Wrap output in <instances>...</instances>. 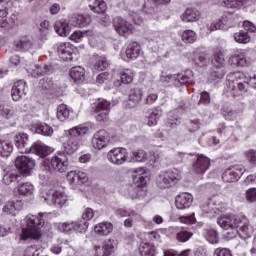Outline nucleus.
<instances>
[{
    "instance_id": "f257e3e1",
    "label": "nucleus",
    "mask_w": 256,
    "mask_h": 256,
    "mask_svg": "<svg viewBox=\"0 0 256 256\" xmlns=\"http://www.w3.org/2000/svg\"><path fill=\"white\" fill-rule=\"evenodd\" d=\"M49 217L47 213H39L37 215H27L25 222L27 227L22 229L21 239H41V229L45 225V220Z\"/></svg>"
},
{
    "instance_id": "f03ea898",
    "label": "nucleus",
    "mask_w": 256,
    "mask_h": 256,
    "mask_svg": "<svg viewBox=\"0 0 256 256\" xmlns=\"http://www.w3.org/2000/svg\"><path fill=\"white\" fill-rule=\"evenodd\" d=\"M226 85L232 95H243L249 90V78L243 72H233L227 75Z\"/></svg>"
},
{
    "instance_id": "7ed1b4c3",
    "label": "nucleus",
    "mask_w": 256,
    "mask_h": 256,
    "mask_svg": "<svg viewBox=\"0 0 256 256\" xmlns=\"http://www.w3.org/2000/svg\"><path fill=\"white\" fill-rule=\"evenodd\" d=\"M88 132L89 127L85 124H80L69 129L68 135L70 138L63 144L64 152H66L67 155H73V153L79 149V139H77V137H83V135H87Z\"/></svg>"
},
{
    "instance_id": "20e7f679",
    "label": "nucleus",
    "mask_w": 256,
    "mask_h": 256,
    "mask_svg": "<svg viewBox=\"0 0 256 256\" xmlns=\"http://www.w3.org/2000/svg\"><path fill=\"white\" fill-rule=\"evenodd\" d=\"M160 83L163 85H169L171 83L172 85H175L176 87H179V85H193L195 83L193 71L187 69L184 71V73H178V74H161L160 75Z\"/></svg>"
},
{
    "instance_id": "39448f33",
    "label": "nucleus",
    "mask_w": 256,
    "mask_h": 256,
    "mask_svg": "<svg viewBox=\"0 0 256 256\" xmlns=\"http://www.w3.org/2000/svg\"><path fill=\"white\" fill-rule=\"evenodd\" d=\"M68 167L69 158L65 154H58L51 158L50 165L49 162L44 161L41 169L45 171V173H48V175H51L53 171H56L57 173H65Z\"/></svg>"
},
{
    "instance_id": "423d86ee",
    "label": "nucleus",
    "mask_w": 256,
    "mask_h": 256,
    "mask_svg": "<svg viewBox=\"0 0 256 256\" xmlns=\"http://www.w3.org/2000/svg\"><path fill=\"white\" fill-rule=\"evenodd\" d=\"M181 179V171L176 168L162 171L156 178V184L159 189H169L174 185H177V182Z\"/></svg>"
},
{
    "instance_id": "0eeeda50",
    "label": "nucleus",
    "mask_w": 256,
    "mask_h": 256,
    "mask_svg": "<svg viewBox=\"0 0 256 256\" xmlns=\"http://www.w3.org/2000/svg\"><path fill=\"white\" fill-rule=\"evenodd\" d=\"M42 199L48 205H56V207H63L67 203V194L57 190H45L42 192Z\"/></svg>"
},
{
    "instance_id": "6e6552de",
    "label": "nucleus",
    "mask_w": 256,
    "mask_h": 256,
    "mask_svg": "<svg viewBox=\"0 0 256 256\" xmlns=\"http://www.w3.org/2000/svg\"><path fill=\"white\" fill-rule=\"evenodd\" d=\"M92 111L98 121H107L111 111V103L105 99H98L92 104Z\"/></svg>"
},
{
    "instance_id": "1a4fd4ad",
    "label": "nucleus",
    "mask_w": 256,
    "mask_h": 256,
    "mask_svg": "<svg viewBox=\"0 0 256 256\" xmlns=\"http://www.w3.org/2000/svg\"><path fill=\"white\" fill-rule=\"evenodd\" d=\"M237 25V17L233 14H226L216 22L208 25L209 31H217L219 29L227 30Z\"/></svg>"
},
{
    "instance_id": "9d476101",
    "label": "nucleus",
    "mask_w": 256,
    "mask_h": 256,
    "mask_svg": "<svg viewBox=\"0 0 256 256\" xmlns=\"http://www.w3.org/2000/svg\"><path fill=\"white\" fill-rule=\"evenodd\" d=\"M245 173V168L241 165L231 166L222 174V180L225 183H237L241 176Z\"/></svg>"
},
{
    "instance_id": "9b49d317",
    "label": "nucleus",
    "mask_w": 256,
    "mask_h": 256,
    "mask_svg": "<svg viewBox=\"0 0 256 256\" xmlns=\"http://www.w3.org/2000/svg\"><path fill=\"white\" fill-rule=\"evenodd\" d=\"M107 158L113 165H123L129 159V152L125 148H114L108 152Z\"/></svg>"
},
{
    "instance_id": "f8f14e48",
    "label": "nucleus",
    "mask_w": 256,
    "mask_h": 256,
    "mask_svg": "<svg viewBox=\"0 0 256 256\" xmlns=\"http://www.w3.org/2000/svg\"><path fill=\"white\" fill-rule=\"evenodd\" d=\"M212 65L215 69H218V71H213L211 77H214V79H223V77H225V70H223V65H225V55L222 51L215 52L212 59Z\"/></svg>"
},
{
    "instance_id": "ddd939ff",
    "label": "nucleus",
    "mask_w": 256,
    "mask_h": 256,
    "mask_svg": "<svg viewBox=\"0 0 256 256\" xmlns=\"http://www.w3.org/2000/svg\"><path fill=\"white\" fill-rule=\"evenodd\" d=\"M240 220L241 216L223 215L217 219V223L222 229L226 231L232 229L233 233H235L236 229H239Z\"/></svg>"
},
{
    "instance_id": "4468645a",
    "label": "nucleus",
    "mask_w": 256,
    "mask_h": 256,
    "mask_svg": "<svg viewBox=\"0 0 256 256\" xmlns=\"http://www.w3.org/2000/svg\"><path fill=\"white\" fill-rule=\"evenodd\" d=\"M238 228L239 230H234V235L230 236L231 239L237 235H240L241 239H249L253 235V226L249 224V219L245 216H240V220H238Z\"/></svg>"
},
{
    "instance_id": "2eb2a0df",
    "label": "nucleus",
    "mask_w": 256,
    "mask_h": 256,
    "mask_svg": "<svg viewBox=\"0 0 256 256\" xmlns=\"http://www.w3.org/2000/svg\"><path fill=\"white\" fill-rule=\"evenodd\" d=\"M110 142L111 136L104 129L98 130L92 137V147L98 149V151L105 149Z\"/></svg>"
},
{
    "instance_id": "dca6fc26",
    "label": "nucleus",
    "mask_w": 256,
    "mask_h": 256,
    "mask_svg": "<svg viewBox=\"0 0 256 256\" xmlns=\"http://www.w3.org/2000/svg\"><path fill=\"white\" fill-rule=\"evenodd\" d=\"M15 167L17 171L29 175V173L35 169V160L24 155L18 156L15 160Z\"/></svg>"
},
{
    "instance_id": "f3484780",
    "label": "nucleus",
    "mask_w": 256,
    "mask_h": 256,
    "mask_svg": "<svg viewBox=\"0 0 256 256\" xmlns=\"http://www.w3.org/2000/svg\"><path fill=\"white\" fill-rule=\"evenodd\" d=\"M117 247V241L115 239H108L103 243L102 246L95 247L94 256H111L115 253V249Z\"/></svg>"
},
{
    "instance_id": "a211bd4d",
    "label": "nucleus",
    "mask_w": 256,
    "mask_h": 256,
    "mask_svg": "<svg viewBox=\"0 0 256 256\" xmlns=\"http://www.w3.org/2000/svg\"><path fill=\"white\" fill-rule=\"evenodd\" d=\"M114 28L119 35H122V37H128V35L133 33V24L123 18L117 17L114 19Z\"/></svg>"
},
{
    "instance_id": "6ab92c4d",
    "label": "nucleus",
    "mask_w": 256,
    "mask_h": 256,
    "mask_svg": "<svg viewBox=\"0 0 256 256\" xmlns=\"http://www.w3.org/2000/svg\"><path fill=\"white\" fill-rule=\"evenodd\" d=\"M27 82L18 80L14 83L11 89V97L14 101H21L27 95Z\"/></svg>"
},
{
    "instance_id": "aec40b11",
    "label": "nucleus",
    "mask_w": 256,
    "mask_h": 256,
    "mask_svg": "<svg viewBox=\"0 0 256 256\" xmlns=\"http://www.w3.org/2000/svg\"><path fill=\"white\" fill-rule=\"evenodd\" d=\"M58 55L62 61H73L75 55V48L69 42H61L58 44Z\"/></svg>"
},
{
    "instance_id": "412c9836",
    "label": "nucleus",
    "mask_w": 256,
    "mask_h": 256,
    "mask_svg": "<svg viewBox=\"0 0 256 256\" xmlns=\"http://www.w3.org/2000/svg\"><path fill=\"white\" fill-rule=\"evenodd\" d=\"M14 143L19 153H31V147H29V135L27 133H18L14 137Z\"/></svg>"
},
{
    "instance_id": "4be33fe9",
    "label": "nucleus",
    "mask_w": 256,
    "mask_h": 256,
    "mask_svg": "<svg viewBox=\"0 0 256 256\" xmlns=\"http://www.w3.org/2000/svg\"><path fill=\"white\" fill-rule=\"evenodd\" d=\"M141 53V45L137 42H131L126 50L125 53H122V59L124 61H132L133 59H137Z\"/></svg>"
},
{
    "instance_id": "5701e85b",
    "label": "nucleus",
    "mask_w": 256,
    "mask_h": 256,
    "mask_svg": "<svg viewBox=\"0 0 256 256\" xmlns=\"http://www.w3.org/2000/svg\"><path fill=\"white\" fill-rule=\"evenodd\" d=\"M175 205L177 209H189L193 205V195L191 193L183 192L176 197Z\"/></svg>"
},
{
    "instance_id": "b1692460",
    "label": "nucleus",
    "mask_w": 256,
    "mask_h": 256,
    "mask_svg": "<svg viewBox=\"0 0 256 256\" xmlns=\"http://www.w3.org/2000/svg\"><path fill=\"white\" fill-rule=\"evenodd\" d=\"M211 161L205 156H198L196 163L194 164V171L198 175H203L205 171L209 169Z\"/></svg>"
},
{
    "instance_id": "393cba45",
    "label": "nucleus",
    "mask_w": 256,
    "mask_h": 256,
    "mask_svg": "<svg viewBox=\"0 0 256 256\" xmlns=\"http://www.w3.org/2000/svg\"><path fill=\"white\" fill-rule=\"evenodd\" d=\"M94 231L100 237H107L113 233V224L111 222H101L94 227Z\"/></svg>"
},
{
    "instance_id": "a878e982",
    "label": "nucleus",
    "mask_w": 256,
    "mask_h": 256,
    "mask_svg": "<svg viewBox=\"0 0 256 256\" xmlns=\"http://www.w3.org/2000/svg\"><path fill=\"white\" fill-rule=\"evenodd\" d=\"M21 209H23V201H9L3 207V213H6V215L15 216L17 214V211H21Z\"/></svg>"
},
{
    "instance_id": "bb28decb",
    "label": "nucleus",
    "mask_w": 256,
    "mask_h": 256,
    "mask_svg": "<svg viewBox=\"0 0 256 256\" xmlns=\"http://www.w3.org/2000/svg\"><path fill=\"white\" fill-rule=\"evenodd\" d=\"M133 181L137 187H145V185H147V171L145 168H137L134 170Z\"/></svg>"
},
{
    "instance_id": "cd10ccee",
    "label": "nucleus",
    "mask_w": 256,
    "mask_h": 256,
    "mask_svg": "<svg viewBox=\"0 0 256 256\" xmlns=\"http://www.w3.org/2000/svg\"><path fill=\"white\" fill-rule=\"evenodd\" d=\"M30 153H34V155H38V157H47L49 153H51V148L45 146V144L41 142H36L32 146H30Z\"/></svg>"
},
{
    "instance_id": "c85d7f7f",
    "label": "nucleus",
    "mask_w": 256,
    "mask_h": 256,
    "mask_svg": "<svg viewBox=\"0 0 256 256\" xmlns=\"http://www.w3.org/2000/svg\"><path fill=\"white\" fill-rule=\"evenodd\" d=\"M69 75L74 83H83L85 81V68L81 66H74L70 69Z\"/></svg>"
},
{
    "instance_id": "c756f323",
    "label": "nucleus",
    "mask_w": 256,
    "mask_h": 256,
    "mask_svg": "<svg viewBox=\"0 0 256 256\" xmlns=\"http://www.w3.org/2000/svg\"><path fill=\"white\" fill-rule=\"evenodd\" d=\"M21 179V172L16 168H12L4 174L2 181L4 185H11V183H15V181H19Z\"/></svg>"
},
{
    "instance_id": "7c9ffc66",
    "label": "nucleus",
    "mask_w": 256,
    "mask_h": 256,
    "mask_svg": "<svg viewBox=\"0 0 256 256\" xmlns=\"http://www.w3.org/2000/svg\"><path fill=\"white\" fill-rule=\"evenodd\" d=\"M54 29L60 37H67L71 32V26H69V23L65 20L56 21Z\"/></svg>"
},
{
    "instance_id": "2f4dec72",
    "label": "nucleus",
    "mask_w": 256,
    "mask_h": 256,
    "mask_svg": "<svg viewBox=\"0 0 256 256\" xmlns=\"http://www.w3.org/2000/svg\"><path fill=\"white\" fill-rule=\"evenodd\" d=\"M200 15L201 13H199V11L192 8H187L185 12L181 15V19L185 23H193L195 21H199Z\"/></svg>"
},
{
    "instance_id": "473e14b6",
    "label": "nucleus",
    "mask_w": 256,
    "mask_h": 256,
    "mask_svg": "<svg viewBox=\"0 0 256 256\" xmlns=\"http://www.w3.org/2000/svg\"><path fill=\"white\" fill-rule=\"evenodd\" d=\"M16 51H29L33 49V40L31 38L24 36L20 40L14 42Z\"/></svg>"
},
{
    "instance_id": "72a5a7b5",
    "label": "nucleus",
    "mask_w": 256,
    "mask_h": 256,
    "mask_svg": "<svg viewBox=\"0 0 256 256\" xmlns=\"http://www.w3.org/2000/svg\"><path fill=\"white\" fill-rule=\"evenodd\" d=\"M88 5L94 13H105L107 10V4L103 0H88Z\"/></svg>"
},
{
    "instance_id": "f704fd0d",
    "label": "nucleus",
    "mask_w": 256,
    "mask_h": 256,
    "mask_svg": "<svg viewBox=\"0 0 256 256\" xmlns=\"http://www.w3.org/2000/svg\"><path fill=\"white\" fill-rule=\"evenodd\" d=\"M28 73L33 77H41V75H45V73H49V66L42 64V65H32L30 68L27 69Z\"/></svg>"
},
{
    "instance_id": "c9c22d12",
    "label": "nucleus",
    "mask_w": 256,
    "mask_h": 256,
    "mask_svg": "<svg viewBox=\"0 0 256 256\" xmlns=\"http://www.w3.org/2000/svg\"><path fill=\"white\" fill-rule=\"evenodd\" d=\"M118 75L120 77L121 83L124 85H129V83H133V77H135V73L132 72L131 69H121L118 72Z\"/></svg>"
},
{
    "instance_id": "e433bc0d",
    "label": "nucleus",
    "mask_w": 256,
    "mask_h": 256,
    "mask_svg": "<svg viewBox=\"0 0 256 256\" xmlns=\"http://www.w3.org/2000/svg\"><path fill=\"white\" fill-rule=\"evenodd\" d=\"M229 63L230 65H233V67H245V65H247L245 53L235 54L234 56L230 57Z\"/></svg>"
},
{
    "instance_id": "4c0bfd02",
    "label": "nucleus",
    "mask_w": 256,
    "mask_h": 256,
    "mask_svg": "<svg viewBox=\"0 0 256 256\" xmlns=\"http://www.w3.org/2000/svg\"><path fill=\"white\" fill-rule=\"evenodd\" d=\"M18 193L23 197H31L35 193V187L29 182L22 183L18 186Z\"/></svg>"
},
{
    "instance_id": "58836bf2",
    "label": "nucleus",
    "mask_w": 256,
    "mask_h": 256,
    "mask_svg": "<svg viewBox=\"0 0 256 256\" xmlns=\"http://www.w3.org/2000/svg\"><path fill=\"white\" fill-rule=\"evenodd\" d=\"M180 37L183 43H186L187 45H192V43H195V41H197V33L193 30L182 31Z\"/></svg>"
},
{
    "instance_id": "ea45409f",
    "label": "nucleus",
    "mask_w": 256,
    "mask_h": 256,
    "mask_svg": "<svg viewBox=\"0 0 256 256\" xmlns=\"http://www.w3.org/2000/svg\"><path fill=\"white\" fill-rule=\"evenodd\" d=\"M91 23V16L75 15L72 17L74 27H87Z\"/></svg>"
},
{
    "instance_id": "a19ab883",
    "label": "nucleus",
    "mask_w": 256,
    "mask_h": 256,
    "mask_svg": "<svg viewBox=\"0 0 256 256\" xmlns=\"http://www.w3.org/2000/svg\"><path fill=\"white\" fill-rule=\"evenodd\" d=\"M141 256H155V245L147 242H142L139 246Z\"/></svg>"
},
{
    "instance_id": "79ce46f5",
    "label": "nucleus",
    "mask_w": 256,
    "mask_h": 256,
    "mask_svg": "<svg viewBox=\"0 0 256 256\" xmlns=\"http://www.w3.org/2000/svg\"><path fill=\"white\" fill-rule=\"evenodd\" d=\"M13 153V144L7 140H0V157H9Z\"/></svg>"
},
{
    "instance_id": "37998d69",
    "label": "nucleus",
    "mask_w": 256,
    "mask_h": 256,
    "mask_svg": "<svg viewBox=\"0 0 256 256\" xmlns=\"http://www.w3.org/2000/svg\"><path fill=\"white\" fill-rule=\"evenodd\" d=\"M71 113V110H69V107L65 104H60L57 108V119L59 121H67L69 119V115Z\"/></svg>"
},
{
    "instance_id": "c03bdc74",
    "label": "nucleus",
    "mask_w": 256,
    "mask_h": 256,
    "mask_svg": "<svg viewBox=\"0 0 256 256\" xmlns=\"http://www.w3.org/2000/svg\"><path fill=\"white\" fill-rule=\"evenodd\" d=\"M35 131L39 135H44L45 137H51V135H53V127L45 123L37 124L35 127Z\"/></svg>"
},
{
    "instance_id": "a18cd8bd",
    "label": "nucleus",
    "mask_w": 256,
    "mask_h": 256,
    "mask_svg": "<svg viewBox=\"0 0 256 256\" xmlns=\"http://www.w3.org/2000/svg\"><path fill=\"white\" fill-rule=\"evenodd\" d=\"M83 37H93V31H75L71 36V41H74L75 43H80V41L83 40Z\"/></svg>"
},
{
    "instance_id": "49530a36",
    "label": "nucleus",
    "mask_w": 256,
    "mask_h": 256,
    "mask_svg": "<svg viewBox=\"0 0 256 256\" xmlns=\"http://www.w3.org/2000/svg\"><path fill=\"white\" fill-rule=\"evenodd\" d=\"M109 67V62L107 58L101 56L96 59V62L93 65L94 71H105Z\"/></svg>"
},
{
    "instance_id": "de8ad7c7",
    "label": "nucleus",
    "mask_w": 256,
    "mask_h": 256,
    "mask_svg": "<svg viewBox=\"0 0 256 256\" xmlns=\"http://www.w3.org/2000/svg\"><path fill=\"white\" fill-rule=\"evenodd\" d=\"M58 231L62 233H73L75 231V224L73 222H65L56 224Z\"/></svg>"
},
{
    "instance_id": "09e8293b",
    "label": "nucleus",
    "mask_w": 256,
    "mask_h": 256,
    "mask_svg": "<svg viewBox=\"0 0 256 256\" xmlns=\"http://www.w3.org/2000/svg\"><path fill=\"white\" fill-rule=\"evenodd\" d=\"M143 99V91L139 88L131 90L129 95V101H132L135 105Z\"/></svg>"
},
{
    "instance_id": "8fccbe9b",
    "label": "nucleus",
    "mask_w": 256,
    "mask_h": 256,
    "mask_svg": "<svg viewBox=\"0 0 256 256\" xmlns=\"http://www.w3.org/2000/svg\"><path fill=\"white\" fill-rule=\"evenodd\" d=\"M116 215H120V217H132V219H141V215L133 210H127L120 208L116 211Z\"/></svg>"
},
{
    "instance_id": "3c124183",
    "label": "nucleus",
    "mask_w": 256,
    "mask_h": 256,
    "mask_svg": "<svg viewBox=\"0 0 256 256\" xmlns=\"http://www.w3.org/2000/svg\"><path fill=\"white\" fill-rule=\"evenodd\" d=\"M87 229H89V222L84 219L79 221H74V231L77 233H86Z\"/></svg>"
},
{
    "instance_id": "603ef678",
    "label": "nucleus",
    "mask_w": 256,
    "mask_h": 256,
    "mask_svg": "<svg viewBox=\"0 0 256 256\" xmlns=\"http://www.w3.org/2000/svg\"><path fill=\"white\" fill-rule=\"evenodd\" d=\"M234 39H235L236 43L247 44V43L251 42V37L249 36V34L247 32H243V31L236 32L234 34Z\"/></svg>"
},
{
    "instance_id": "864d4df0",
    "label": "nucleus",
    "mask_w": 256,
    "mask_h": 256,
    "mask_svg": "<svg viewBox=\"0 0 256 256\" xmlns=\"http://www.w3.org/2000/svg\"><path fill=\"white\" fill-rule=\"evenodd\" d=\"M43 249H41L38 245L28 246L25 249L24 256H39L41 255Z\"/></svg>"
},
{
    "instance_id": "5fc2aeb1",
    "label": "nucleus",
    "mask_w": 256,
    "mask_h": 256,
    "mask_svg": "<svg viewBox=\"0 0 256 256\" xmlns=\"http://www.w3.org/2000/svg\"><path fill=\"white\" fill-rule=\"evenodd\" d=\"M0 113L2 117H5L6 119H12V117H15V109L11 106H0Z\"/></svg>"
},
{
    "instance_id": "6e6d98bb",
    "label": "nucleus",
    "mask_w": 256,
    "mask_h": 256,
    "mask_svg": "<svg viewBox=\"0 0 256 256\" xmlns=\"http://www.w3.org/2000/svg\"><path fill=\"white\" fill-rule=\"evenodd\" d=\"M205 238L212 245L219 243V235L217 234V231H215V230H206Z\"/></svg>"
},
{
    "instance_id": "4d7b16f0",
    "label": "nucleus",
    "mask_w": 256,
    "mask_h": 256,
    "mask_svg": "<svg viewBox=\"0 0 256 256\" xmlns=\"http://www.w3.org/2000/svg\"><path fill=\"white\" fill-rule=\"evenodd\" d=\"M191 237H193V233L187 230H181L177 233L176 239L180 243H187Z\"/></svg>"
},
{
    "instance_id": "13d9d810",
    "label": "nucleus",
    "mask_w": 256,
    "mask_h": 256,
    "mask_svg": "<svg viewBox=\"0 0 256 256\" xmlns=\"http://www.w3.org/2000/svg\"><path fill=\"white\" fill-rule=\"evenodd\" d=\"M243 3H247V0H224V5L228 9H237V7H242Z\"/></svg>"
},
{
    "instance_id": "bf43d9fd",
    "label": "nucleus",
    "mask_w": 256,
    "mask_h": 256,
    "mask_svg": "<svg viewBox=\"0 0 256 256\" xmlns=\"http://www.w3.org/2000/svg\"><path fill=\"white\" fill-rule=\"evenodd\" d=\"M132 158L134 161H138V163H143L147 160V152L145 150H138L133 152Z\"/></svg>"
},
{
    "instance_id": "052dcab7",
    "label": "nucleus",
    "mask_w": 256,
    "mask_h": 256,
    "mask_svg": "<svg viewBox=\"0 0 256 256\" xmlns=\"http://www.w3.org/2000/svg\"><path fill=\"white\" fill-rule=\"evenodd\" d=\"M201 127V122L199 119L190 120L187 123V129L190 133H195V131H199Z\"/></svg>"
},
{
    "instance_id": "680f3d73",
    "label": "nucleus",
    "mask_w": 256,
    "mask_h": 256,
    "mask_svg": "<svg viewBox=\"0 0 256 256\" xmlns=\"http://www.w3.org/2000/svg\"><path fill=\"white\" fill-rule=\"evenodd\" d=\"M160 117H161V113L159 111L152 112L148 117L149 127H155V125H157V122L159 121Z\"/></svg>"
},
{
    "instance_id": "e2e57ef3",
    "label": "nucleus",
    "mask_w": 256,
    "mask_h": 256,
    "mask_svg": "<svg viewBox=\"0 0 256 256\" xmlns=\"http://www.w3.org/2000/svg\"><path fill=\"white\" fill-rule=\"evenodd\" d=\"M244 155L247 159V161H249V163H251V165H255L256 166V150L250 149L244 152Z\"/></svg>"
},
{
    "instance_id": "0e129e2a",
    "label": "nucleus",
    "mask_w": 256,
    "mask_h": 256,
    "mask_svg": "<svg viewBox=\"0 0 256 256\" xmlns=\"http://www.w3.org/2000/svg\"><path fill=\"white\" fill-rule=\"evenodd\" d=\"M67 181L70 183V185H80L77 171L68 172Z\"/></svg>"
},
{
    "instance_id": "69168bd1",
    "label": "nucleus",
    "mask_w": 256,
    "mask_h": 256,
    "mask_svg": "<svg viewBox=\"0 0 256 256\" xmlns=\"http://www.w3.org/2000/svg\"><path fill=\"white\" fill-rule=\"evenodd\" d=\"M7 15H9L7 10L5 9L0 10V27H7L9 25V21L7 20Z\"/></svg>"
},
{
    "instance_id": "338daca9",
    "label": "nucleus",
    "mask_w": 256,
    "mask_h": 256,
    "mask_svg": "<svg viewBox=\"0 0 256 256\" xmlns=\"http://www.w3.org/2000/svg\"><path fill=\"white\" fill-rule=\"evenodd\" d=\"M246 200L249 201V203L256 201V188H250L246 191Z\"/></svg>"
},
{
    "instance_id": "774afa93",
    "label": "nucleus",
    "mask_w": 256,
    "mask_h": 256,
    "mask_svg": "<svg viewBox=\"0 0 256 256\" xmlns=\"http://www.w3.org/2000/svg\"><path fill=\"white\" fill-rule=\"evenodd\" d=\"M214 256H233V254H231V250L227 248H217L214 251Z\"/></svg>"
}]
</instances>
